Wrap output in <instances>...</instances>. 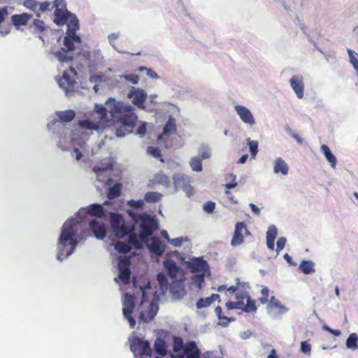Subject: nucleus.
Here are the masks:
<instances>
[{
  "instance_id": "30",
  "label": "nucleus",
  "mask_w": 358,
  "mask_h": 358,
  "mask_svg": "<svg viewBox=\"0 0 358 358\" xmlns=\"http://www.w3.org/2000/svg\"><path fill=\"white\" fill-rule=\"evenodd\" d=\"M173 182L176 188L186 189L190 187L186 177L182 174H176L173 176Z\"/></svg>"
},
{
  "instance_id": "7",
  "label": "nucleus",
  "mask_w": 358,
  "mask_h": 358,
  "mask_svg": "<svg viewBox=\"0 0 358 358\" xmlns=\"http://www.w3.org/2000/svg\"><path fill=\"white\" fill-rule=\"evenodd\" d=\"M131 261L130 257L127 256H122L120 257L118 262L119 274L118 278L124 284L128 285L130 282L131 271L130 266Z\"/></svg>"
},
{
  "instance_id": "53",
  "label": "nucleus",
  "mask_w": 358,
  "mask_h": 358,
  "mask_svg": "<svg viewBox=\"0 0 358 358\" xmlns=\"http://www.w3.org/2000/svg\"><path fill=\"white\" fill-rule=\"evenodd\" d=\"M74 42L75 41L73 39H71L68 37H64V47L62 48V50L66 52L68 51L74 50Z\"/></svg>"
},
{
  "instance_id": "2",
  "label": "nucleus",
  "mask_w": 358,
  "mask_h": 358,
  "mask_svg": "<svg viewBox=\"0 0 358 358\" xmlns=\"http://www.w3.org/2000/svg\"><path fill=\"white\" fill-rule=\"evenodd\" d=\"M134 110V108L131 106L121 102L114 105L112 110L113 116L116 122L121 124L116 129L117 136L122 137L133 131L137 121V115Z\"/></svg>"
},
{
  "instance_id": "46",
  "label": "nucleus",
  "mask_w": 358,
  "mask_h": 358,
  "mask_svg": "<svg viewBox=\"0 0 358 358\" xmlns=\"http://www.w3.org/2000/svg\"><path fill=\"white\" fill-rule=\"evenodd\" d=\"M133 245L136 249L142 248V243L134 231L129 234V245Z\"/></svg>"
},
{
  "instance_id": "12",
  "label": "nucleus",
  "mask_w": 358,
  "mask_h": 358,
  "mask_svg": "<svg viewBox=\"0 0 358 358\" xmlns=\"http://www.w3.org/2000/svg\"><path fill=\"white\" fill-rule=\"evenodd\" d=\"M184 355H178L177 358H201V352L195 341H188L185 344Z\"/></svg>"
},
{
  "instance_id": "8",
  "label": "nucleus",
  "mask_w": 358,
  "mask_h": 358,
  "mask_svg": "<svg viewBox=\"0 0 358 358\" xmlns=\"http://www.w3.org/2000/svg\"><path fill=\"white\" fill-rule=\"evenodd\" d=\"M141 307L142 308V310H141L138 317L139 323H148L152 321L156 316L159 310L158 306L152 302L148 304L145 310H144V305L143 302L141 304Z\"/></svg>"
},
{
  "instance_id": "35",
  "label": "nucleus",
  "mask_w": 358,
  "mask_h": 358,
  "mask_svg": "<svg viewBox=\"0 0 358 358\" xmlns=\"http://www.w3.org/2000/svg\"><path fill=\"white\" fill-rule=\"evenodd\" d=\"M30 29H33L35 33L43 34L46 30L45 22L39 19H34L31 25L29 26Z\"/></svg>"
},
{
  "instance_id": "15",
  "label": "nucleus",
  "mask_w": 358,
  "mask_h": 358,
  "mask_svg": "<svg viewBox=\"0 0 358 358\" xmlns=\"http://www.w3.org/2000/svg\"><path fill=\"white\" fill-rule=\"evenodd\" d=\"M32 17V15L27 13L15 14L11 16V22L17 29H20L22 27L27 25Z\"/></svg>"
},
{
  "instance_id": "47",
  "label": "nucleus",
  "mask_w": 358,
  "mask_h": 358,
  "mask_svg": "<svg viewBox=\"0 0 358 358\" xmlns=\"http://www.w3.org/2000/svg\"><path fill=\"white\" fill-rule=\"evenodd\" d=\"M201 159L198 157H195L191 159L189 164L192 169L194 171H202V164Z\"/></svg>"
},
{
  "instance_id": "5",
  "label": "nucleus",
  "mask_w": 358,
  "mask_h": 358,
  "mask_svg": "<svg viewBox=\"0 0 358 358\" xmlns=\"http://www.w3.org/2000/svg\"><path fill=\"white\" fill-rule=\"evenodd\" d=\"M134 307V296L132 294L127 293L123 301L122 313L124 317L128 321L131 329H134L136 326V320L132 317Z\"/></svg>"
},
{
  "instance_id": "64",
  "label": "nucleus",
  "mask_w": 358,
  "mask_h": 358,
  "mask_svg": "<svg viewBox=\"0 0 358 358\" xmlns=\"http://www.w3.org/2000/svg\"><path fill=\"white\" fill-rule=\"evenodd\" d=\"M52 6H54V8L55 9H59V10H66V5L64 0H55L54 2H52Z\"/></svg>"
},
{
  "instance_id": "50",
  "label": "nucleus",
  "mask_w": 358,
  "mask_h": 358,
  "mask_svg": "<svg viewBox=\"0 0 358 358\" xmlns=\"http://www.w3.org/2000/svg\"><path fill=\"white\" fill-rule=\"evenodd\" d=\"M66 24H67V28H71L73 29H79V22L77 17L74 14L71 13L70 15H69L68 22Z\"/></svg>"
},
{
  "instance_id": "62",
  "label": "nucleus",
  "mask_w": 358,
  "mask_h": 358,
  "mask_svg": "<svg viewBox=\"0 0 358 358\" xmlns=\"http://www.w3.org/2000/svg\"><path fill=\"white\" fill-rule=\"evenodd\" d=\"M124 79L131 83L132 84H137L139 81V77L136 74H128L123 76Z\"/></svg>"
},
{
  "instance_id": "61",
  "label": "nucleus",
  "mask_w": 358,
  "mask_h": 358,
  "mask_svg": "<svg viewBox=\"0 0 358 358\" xmlns=\"http://www.w3.org/2000/svg\"><path fill=\"white\" fill-rule=\"evenodd\" d=\"M138 71L141 72V71H146L147 72V75L150 77L151 78H157L158 76H157V74L155 71H154L153 70L150 69H148L145 66H140L138 69Z\"/></svg>"
},
{
  "instance_id": "25",
  "label": "nucleus",
  "mask_w": 358,
  "mask_h": 358,
  "mask_svg": "<svg viewBox=\"0 0 358 358\" xmlns=\"http://www.w3.org/2000/svg\"><path fill=\"white\" fill-rule=\"evenodd\" d=\"M154 350L157 354L162 357H164L167 355V345L166 341L160 338L157 337L154 343Z\"/></svg>"
},
{
  "instance_id": "18",
  "label": "nucleus",
  "mask_w": 358,
  "mask_h": 358,
  "mask_svg": "<svg viewBox=\"0 0 358 358\" xmlns=\"http://www.w3.org/2000/svg\"><path fill=\"white\" fill-rule=\"evenodd\" d=\"M71 14V13H70L67 9H55L54 13V22L58 26H63L67 23L69 15Z\"/></svg>"
},
{
  "instance_id": "23",
  "label": "nucleus",
  "mask_w": 358,
  "mask_h": 358,
  "mask_svg": "<svg viewBox=\"0 0 358 358\" xmlns=\"http://www.w3.org/2000/svg\"><path fill=\"white\" fill-rule=\"evenodd\" d=\"M75 83V80L71 78L66 72L63 73L62 78L58 81L59 85L66 92L71 91L74 87Z\"/></svg>"
},
{
  "instance_id": "21",
  "label": "nucleus",
  "mask_w": 358,
  "mask_h": 358,
  "mask_svg": "<svg viewBox=\"0 0 358 358\" xmlns=\"http://www.w3.org/2000/svg\"><path fill=\"white\" fill-rule=\"evenodd\" d=\"M134 230V225L131 223L122 222V224L114 231L115 236L120 238L130 234Z\"/></svg>"
},
{
  "instance_id": "36",
  "label": "nucleus",
  "mask_w": 358,
  "mask_h": 358,
  "mask_svg": "<svg viewBox=\"0 0 358 358\" xmlns=\"http://www.w3.org/2000/svg\"><path fill=\"white\" fill-rule=\"evenodd\" d=\"M57 116L62 122H69L74 119L76 113L73 110L59 111L57 113Z\"/></svg>"
},
{
  "instance_id": "43",
  "label": "nucleus",
  "mask_w": 358,
  "mask_h": 358,
  "mask_svg": "<svg viewBox=\"0 0 358 358\" xmlns=\"http://www.w3.org/2000/svg\"><path fill=\"white\" fill-rule=\"evenodd\" d=\"M358 336L357 334H350L346 340V346L348 348L355 350L357 348Z\"/></svg>"
},
{
  "instance_id": "13",
  "label": "nucleus",
  "mask_w": 358,
  "mask_h": 358,
  "mask_svg": "<svg viewBox=\"0 0 358 358\" xmlns=\"http://www.w3.org/2000/svg\"><path fill=\"white\" fill-rule=\"evenodd\" d=\"M128 97L133 98L132 103L139 108H144V102L147 98V94L142 90H136L134 87L130 90Z\"/></svg>"
},
{
  "instance_id": "52",
  "label": "nucleus",
  "mask_w": 358,
  "mask_h": 358,
  "mask_svg": "<svg viewBox=\"0 0 358 358\" xmlns=\"http://www.w3.org/2000/svg\"><path fill=\"white\" fill-rule=\"evenodd\" d=\"M248 144L252 157L255 158L258 152V142L256 141H251L248 138Z\"/></svg>"
},
{
  "instance_id": "49",
  "label": "nucleus",
  "mask_w": 358,
  "mask_h": 358,
  "mask_svg": "<svg viewBox=\"0 0 358 358\" xmlns=\"http://www.w3.org/2000/svg\"><path fill=\"white\" fill-rule=\"evenodd\" d=\"M262 296L258 299L259 303L264 305L269 302V289L267 287H263L261 290Z\"/></svg>"
},
{
  "instance_id": "4",
  "label": "nucleus",
  "mask_w": 358,
  "mask_h": 358,
  "mask_svg": "<svg viewBox=\"0 0 358 358\" xmlns=\"http://www.w3.org/2000/svg\"><path fill=\"white\" fill-rule=\"evenodd\" d=\"M136 222L140 221V238L144 241L150 236L158 228L157 221L150 215L143 213L138 215V219H135Z\"/></svg>"
},
{
  "instance_id": "45",
  "label": "nucleus",
  "mask_w": 358,
  "mask_h": 358,
  "mask_svg": "<svg viewBox=\"0 0 358 358\" xmlns=\"http://www.w3.org/2000/svg\"><path fill=\"white\" fill-rule=\"evenodd\" d=\"M206 273H201L199 274L193 275L192 277V282L199 289L202 288V285L204 282V277Z\"/></svg>"
},
{
  "instance_id": "19",
  "label": "nucleus",
  "mask_w": 358,
  "mask_h": 358,
  "mask_svg": "<svg viewBox=\"0 0 358 358\" xmlns=\"http://www.w3.org/2000/svg\"><path fill=\"white\" fill-rule=\"evenodd\" d=\"M176 129H177V127H176V120L173 117H170L163 127L162 134L159 135L158 140L162 141L164 138V136H169L172 133L175 132L176 131Z\"/></svg>"
},
{
  "instance_id": "38",
  "label": "nucleus",
  "mask_w": 358,
  "mask_h": 358,
  "mask_svg": "<svg viewBox=\"0 0 358 358\" xmlns=\"http://www.w3.org/2000/svg\"><path fill=\"white\" fill-rule=\"evenodd\" d=\"M122 191V185L120 183H115L113 187L109 188L107 197L109 199H114L120 196Z\"/></svg>"
},
{
  "instance_id": "1",
  "label": "nucleus",
  "mask_w": 358,
  "mask_h": 358,
  "mask_svg": "<svg viewBox=\"0 0 358 358\" xmlns=\"http://www.w3.org/2000/svg\"><path fill=\"white\" fill-rule=\"evenodd\" d=\"M78 229V222L73 218L67 220L63 224L58 241L59 259L62 260L74 252L78 243L75 238Z\"/></svg>"
},
{
  "instance_id": "60",
  "label": "nucleus",
  "mask_w": 358,
  "mask_h": 358,
  "mask_svg": "<svg viewBox=\"0 0 358 358\" xmlns=\"http://www.w3.org/2000/svg\"><path fill=\"white\" fill-rule=\"evenodd\" d=\"M128 205L134 208H141L144 205V201L142 199H139L137 201L131 199L130 201H128Z\"/></svg>"
},
{
  "instance_id": "39",
  "label": "nucleus",
  "mask_w": 358,
  "mask_h": 358,
  "mask_svg": "<svg viewBox=\"0 0 358 358\" xmlns=\"http://www.w3.org/2000/svg\"><path fill=\"white\" fill-rule=\"evenodd\" d=\"M153 180L155 183L168 187L170 184L169 178L163 172L157 173L155 175Z\"/></svg>"
},
{
  "instance_id": "16",
  "label": "nucleus",
  "mask_w": 358,
  "mask_h": 358,
  "mask_svg": "<svg viewBox=\"0 0 358 358\" xmlns=\"http://www.w3.org/2000/svg\"><path fill=\"white\" fill-rule=\"evenodd\" d=\"M235 110L243 122L250 125L255 123L252 113L245 106L237 105L235 106Z\"/></svg>"
},
{
  "instance_id": "59",
  "label": "nucleus",
  "mask_w": 358,
  "mask_h": 358,
  "mask_svg": "<svg viewBox=\"0 0 358 358\" xmlns=\"http://www.w3.org/2000/svg\"><path fill=\"white\" fill-rule=\"evenodd\" d=\"M348 52L350 57V63L352 64L355 69H358V59L357 57L354 55V52L352 50L348 49Z\"/></svg>"
},
{
  "instance_id": "17",
  "label": "nucleus",
  "mask_w": 358,
  "mask_h": 358,
  "mask_svg": "<svg viewBox=\"0 0 358 358\" xmlns=\"http://www.w3.org/2000/svg\"><path fill=\"white\" fill-rule=\"evenodd\" d=\"M90 228L98 239H103L106 236V227L103 223L93 220L90 222Z\"/></svg>"
},
{
  "instance_id": "56",
  "label": "nucleus",
  "mask_w": 358,
  "mask_h": 358,
  "mask_svg": "<svg viewBox=\"0 0 358 358\" xmlns=\"http://www.w3.org/2000/svg\"><path fill=\"white\" fill-rule=\"evenodd\" d=\"M53 8H54V6H52V2L43 1V2L39 3L38 11L45 12L46 10H51Z\"/></svg>"
},
{
  "instance_id": "14",
  "label": "nucleus",
  "mask_w": 358,
  "mask_h": 358,
  "mask_svg": "<svg viewBox=\"0 0 358 358\" xmlns=\"http://www.w3.org/2000/svg\"><path fill=\"white\" fill-rule=\"evenodd\" d=\"M290 85L296 96L299 99H302L303 96L304 85L303 78L302 76L295 75L293 76L289 80Z\"/></svg>"
},
{
  "instance_id": "31",
  "label": "nucleus",
  "mask_w": 358,
  "mask_h": 358,
  "mask_svg": "<svg viewBox=\"0 0 358 358\" xmlns=\"http://www.w3.org/2000/svg\"><path fill=\"white\" fill-rule=\"evenodd\" d=\"M299 269L306 275L313 273L315 271V263L310 260H303L299 264Z\"/></svg>"
},
{
  "instance_id": "40",
  "label": "nucleus",
  "mask_w": 358,
  "mask_h": 358,
  "mask_svg": "<svg viewBox=\"0 0 358 358\" xmlns=\"http://www.w3.org/2000/svg\"><path fill=\"white\" fill-rule=\"evenodd\" d=\"M162 194L157 192H148L145 193L144 199L148 203H157L162 199Z\"/></svg>"
},
{
  "instance_id": "9",
  "label": "nucleus",
  "mask_w": 358,
  "mask_h": 358,
  "mask_svg": "<svg viewBox=\"0 0 358 358\" xmlns=\"http://www.w3.org/2000/svg\"><path fill=\"white\" fill-rule=\"evenodd\" d=\"M244 234L247 235H250L249 230L247 228V225L243 222H238L235 226V230L234 232V235L231 241V245L232 246H237L242 244L244 241Z\"/></svg>"
},
{
  "instance_id": "58",
  "label": "nucleus",
  "mask_w": 358,
  "mask_h": 358,
  "mask_svg": "<svg viewBox=\"0 0 358 358\" xmlns=\"http://www.w3.org/2000/svg\"><path fill=\"white\" fill-rule=\"evenodd\" d=\"M215 208V203L213 201L206 202L203 205V210L207 213H212Z\"/></svg>"
},
{
  "instance_id": "48",
  "label": "nucleus",
  "mask_w": 358,
  "mask_h": 358,
  "mask_svg": "<svg viewBox=\"0 0 358 358\" xmlns=\"http://www.w3.org/2000/svg\"><path fill=\"white\" fill-rule=\"evenodd\" d=\"M157 280L162 290H166L168 288V280L164 273H159L157 275Z\"/></svg>"
},
{
  "instance_id": "57",
  "label": "nucleus",
  "mask_w": 358,
  "mask_h": 358,
  "mask_svg": "<svg viewBox=\"0 0 358 358\" xmlns=\"http://www.w3.org/2000/svg\"><path fill=\"white\" fill-rule=\"evenodd\" d=\"M277 236V228L274 225L268 227L266 232V238L275 240Z\"/></svg>"
},
{
  "instance_id": "29",
  "label": "nucleus",
  "mask_w": 358,
  "mask_h": 358,
  "mask_svg": "<svg viewBox=\"0 0 358 358\" xmlns=\"http://www.w3.org/2000/svg\"><path fill=\"white\" fill-rule=\"evenodd\" d=\"M273 170L275 173H281L283 176H285L288 173L289 168L285 162L279 157L275 161Z\"/></svg>"
},
{
  "instance_id": "42",
  "label": "nucleus",
  "mask_w": 358,
  "mask_h": 358,
  "mask_svg": "<svg viewBox=\"0 0 358 358\" xmlns=\"http://www.w3.org/2000/svg\"><path fill=\"white\" fill-rule=\"evenodd\" d=\"M185 344L181 337L174 336L173 339V351L180 352L184 350Z\"/></svg>"
},
{
  "instance_id": "44",
  "label": "nucleus",
  "mask_w": 358,
  "mask_h": 358,
  "mask_svg": "<svg viewBox=\"0 0 358 358\" xmlns=\"http://www.w3.org/2000/svg\"><path fill=\"white\" fill-rule=\"evenodd\" d=\"M115 249L120 253L126 254L130 251L131 247L128 243L118 241L115 245Z\"/></svg>"
},
{
  "instance_id": "22",
  "label": "nucleus",
  "mask_w": 358,
  "mask_h": 358,
  "mask_svg": "<svg viewBox=\"0 0 358 358\" xmlns=\"http://www.w3.org/2000/svg\"><path fill=\"white\" fill-rule=\"evenodd\" d=\"M220 296L218 294H213L210 296L201 298L196 301V306L198 309L208 307L215 301H218L220 302Z\"/></svg>"
},
{
  "instance_id": "24",
  "label": "nucleus",
  "mask_w": 358,
  "mask_h": 358,
  "mask_svg": "<svg viewBox=\"0 0 358 358\" xmlns=\"http://www.w3.org/2000/svg\"><path fill=\"white\" fill-rule=\"evenodd\" d=\"M78 125L87 129L96 131H99L103 127V125L100 124V121H97L94 118L92 120L88 119L80 120Z\"/></svg>"
},
{
  "instance_id": "10",
  "label": "nucleus",
  "mask_w": 358,
  "mask_h": 358,
  "mask_svg": "<svg viewBox=\"0 0 358 358\" xmlns=\"http://www.w3.org/2000/svg\"><path fill=\"white\" fill-rule=\"evenodd\" d=\"M92 52L88 50H82L78 52L75 57V65L81 71L85 66L90 67L92 65L91 59Z\"/></svg>"
},
{
  "instance_id": "32",
  "label": "nucleus",
  "mask_w": 358,
  "mask_h": 358,
  "mask_svg": "<svg viewBox=\"0 0 358 358\" xmlns=\"http://www.w3.org/2000/svg\"><path fill=\"white\" fill-rule=\"evenodd\" d=\"M215 313L219 320L218 324L222 327L228 326L230 322L234 320V318H233V317H229L227 316H224L222 314V309L220 306H217L215 308Z\"/></svg>"
},
{
  "instance_id": "51",
  "label": "nucleus",
  "mask_w": 358,
  "mask_h": 358,
  "mask_svg": "<svg viewBox=\"0 0 358 358\" xmlns=\"http://www.w3.org/2000/svg\"><path fill=\"white\" fill-rule=\"evenodd\" d=\"M147 152L153 156L154 157L159 158L160 162H164L159 148L153 146H149L147 149Z\"/></svg>"
},
{
  "instance_id": "54",
  "label": "nucleus",
  "mask_w": 358,
  "mask_h": 358,
  "mask_svg": "<svg viewBox=\"0 0 358 358\" xmlns=\"http://www.w3.org/2000/svg\"><path fill=\"white\" fill-rule=\"evenodd\" d=\"M77 29H71L67 28L66 36L64 37H68L71 39H73L76 43H80V37L76 34Z\"/></svg>"
},
{
  "instance_id": "28",
  "label": "nucleus",
  "mask_w": 358,
  "mask_h": 358,
  "mask_svg": "<svg viewBox=\"0 0 358 358\" xmlns=\"http://www.w3.org/2000/svg\"><path fill=\"white\" fill-rule=\"evenodd\" d=\"M87 213L101 218L104 216V210L101 205L94 203L87 207Z\"/></svg>"
},
{
  "instance_id": "41",
  "label": "nucleus",
  "mask_w": 358,
  "mask_h": 358,
  "mask_svg": "<svg viewBox=\"0 0 358 358\" xmlns=\"http://www.w3.org/2000/svg\"><path fill=\"white\" fill-rule=\"evenodd\" d=\"M23 5L27 8H29V9L36 12L37 17H41V13L39 12H37L38 10L39 2H38L36 0H24Z\"/></svg>"
},
{
  "instance_id": "34",
  "label": "nucleus",
  "mask_w": 358,
  "mask_h": 358,
  "mask_svg": "<svg viewBox=\"0 0 358 358\" xmlns=\"http://www.w3.org/2000/svg\"><path fill=\"white\" fill-rule=\"evenodd\" d=\"M321 150L327 160L330 163L332 168L336 166L337 160L336 157L331 153L329 148L327 145H321Z\"/></svg>"
},
{
  "instance_id": "63",
  "label": "nucleus",
  "mask_w": 358,
  "mask_h": 358,
  "mask_svg": "<svg viewBox=\"0 0 358 358\" xmlns=\"http://www.w3.org/2000/svg\"><path fill=\"white\" fill-rule=\"evenodd\" d=\"M287 239L285 237H280L277 241L276 244V252L277 253H279L280 250H282L286 244Z\"/></svg>"
},
{
  "instance_id": "6",
  "label": "nucleus",
  "mask_w": 358,
  "mask_h": 358,
  "mask_svg": "<svg viewBox=\"0 0 358 358\" xmlns=\"http://www.w3.org/2000/svg\"><path fill=\"white\" fill-rule=\"evenodd\" d=\"M130 349L140 355L151 357L152 351L148 341H144L138 336H134L131 340Z\"/></svg>"
},
{
  "instance_id": "27",
  "label": "nucleus",
  "mask_w": 358,
  "mask_h": 358,
  "mask_svg": "<svg viewBox=\"0 0 358 358\" xmlns=\"http://www.w3.org/2000/svg\"><path fill=\"white\" fill-rule=\"evenodd\" d=\"M95 115H97V117H94V119L97 121H100V124L102 125L106 122L107 110L104 106L96 104L95 108L93 111L92 117H94Z\"/></svg>"
},
{
  "instance_id": "55",
  "label": "nucleus",
  "mask_w": 358,
  "mask_h": 358,
  "mask_svg": "<svg viewBox=\"0 0 358 358\" xmlns=\"http://www.w3.org/2000/svg\"><path fill=\"white\" fill-rule=\"evenodd\" d=\"M56 57L58 59V60L62 62H68L69 61L73 60L72 57H69L66 55V52L64 51H57L55 53Z\"/></svg>"
},
{
  "instance_id": "26",
  "label": "nucleus",
  "mask_w": 358,
  "mask_h": 358,
  "mask_svg": "<svg viewBox=\"0 0 358 358\" xmlns=\"http://www.w3.org/2000/svg\"><path fill=\"white\" fill-rule=\"evenodd\" d=\"M164 266L168 273V275L171 278H176L177 273L180 271V267L176 265V263L171 259H166L164 262Z\"/></svg>"
},
{
  "instance_id": "11",
  "label": "nucleus",
  "mask_w": 358,
  "mask_h": 358,
  "mask_svg": "<svg viewBox=\"0 0 358 358\" xmlns=\"http://www.w3.org/2000/svg\"><path fill=\"white\" fill-rule=\"evenodd\" d=\"M192 273H208L210 270L208 262L202 257L194 258L187 263Z\"/></svg>"
},
{
  "instance_id": "33",
  "label": "nucleus",
  "mask_w": 358,
  "mask_h": 358,
  "mask_svg": "<svg viewBox=\"0 0 358 358\" xmlns=\"http://www.w3.org/2000/svg\"><path fill=\"white\" fill-rule=\"evenodd\" d=\"M268 308L272 310H275L280 313L287 310V308L281 304L280 301L273 296H271L269 299Z\"/></svg>"
},
{
  "instance_id": "37",
  "label": "nucleus",
  "mask_w": 358,
  "mask_h": 358,
  "mask_svg": "<svg viewBox=\"0 0 358 358\" xmlns=\"http://www.w3.org/2000/svg\"><path fill=\"white\" fill-rule=\"evenodd\" d=\"M110 222L113 231H115V229L119 228V227L124 221L121 215L115 213H111L110 216Z\"/></svg>"
},
{
  "instance_id": "3",
  "label": "nucleus",
  "mask_w": 358,
  "mask_h": 358,
  "mask_svg": "<svg viewBox=\"0 0 358 358\" xmlns=\"http://www.w3.org/2000/svg\"><path fill=\"white\" fill-rule=\"evenodd\" d=\"M236 301H229L226 303L228 310L240 309L245 313L257 311L256 301L252 299L247 292H240L236 295Z\"/></svg>"
},
{
  "instance_id": "20",
  "label": "nucleus",
  "mask_w": 358,
  "mask_h": 358,
  "mask_svg": "<svg viewBox=\"0 0 358 358\" xmlns=\"http://www.w3.org/2000/svg\"><path fill=\"white\" fill-rule=\"evenodd\" d=\"M148 248L150 251L155 254L157 257L162 256L165 250L164 245L157 237L152 238V242L148 245Z\"/></svg>"
}]
</instances>
